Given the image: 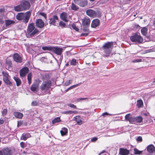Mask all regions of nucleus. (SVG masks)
<instances>
[{
    "label": "nucleus",
    "mask_w": 155,
    "mask_h": 155,
    "mask_svg": "<svg viewBox=\"0 0 155 155\" xmlns=\"http://www.w3.org/2000/svg\"><path fill=\"white\" fill-rule=\"evenodd\" d=\"M40 33V32L38 30L35 28L34 23H32L28 25L26 33L27 38L34 37Z\"/></svg>",
    "instance_id": "1"
},
{
    "label": "nucleus",
    "mask_w": 155,
    "mask_h": 155,
    "mask_svg": "<svg viewBox=\"0 0 155 155\" xmlns=\"http://www.w3.org/2000/svg\"><path fill=\"white\" fill-rule=\"evenodd\" d=\"M31 15V12L29 11L25 13H19L17 14L16 17L18 20L21 21L23 23L26 24L28 22Z\"/></svg>",
    "instance_id": "2"
},
{
    "label": "nucleus",
    "mask_w": 155,
    "mask_h": 155,
    "mask_svg": "<svg viewBox=\"0 0 155 155\" xmlns=\"http://www.w3.org/2000/svg\"><path fill=\"white\" fill-rule=\"evenodd\" d=\"M51 85L52 82L50 80L43 81L40 86V89L43 94H45L48 92V90L51 88Z\"/></svg>",
    "instance_id": "3"
},
{
    "label": "nucleus",
    "mask_w": 155,
    "mask_h": 155,
    "mask_svg": "<svg viewBox=\"0 0 155 155\" xmlns=\"http://www.w3.org/2000/svg\"><path fill=\"white\" fill-rule=\"evenodd\" d=\"M112 42H107L102 46V49L104 52L106 54L105 56H109L112 48L113 47Z\"/></svg>",
    "instance_id": "4"
},
{
    "label": "nucleus",
    "mask_w": 155,
    "mask_h": 155,
    "mask_svg": "<svg viewBox=\"0 0 155 155\" xmlns=\"http://www.w3.org/2000/svg\"><path fill=\"white\" fill-rule=\"evenodd\" d=\"M130 39L133 42L141 43L143 41V38L140 35V34L138 33H136L131 36Z\"/></svg>",
    "instance_id": "5"
},
{
    "label": "nucleus",
    "mask_w": 155,
    "mask_h": 155,
    "mask_svg": "<svg viewBox=\"0 0 155 155\" xmlns=\"http://www.w3.org/2000/svg\"><path fill=\"white\" fill-rule=\"evenodd\" d=\"M63 49L58 47H53L52 51L55 54L59 56V61H61L63 59V55L62 52Z\"/></svg>",
    "instance_id": "6"
},
{
    "label": "nucleus",
    "mask_w": 155,
    "mask_h": 155,
    "mask_svg": "<svg viewBox=\"0 0 155 155\" xmlns=\"http://www.w3.org/2000/svg\"><path fill=\"white\" fill-rule=\"evenodd\" d=\"M21 4L24 11L29 9L31 6L29 2L26 0L22 1Z\"/></svg>",
    "instance_id": "7"
},
{
    "label": "nucleus",
    "mask_w": 155,
    "mask_h": 155,
    "mask_svg": "<svg viewBox=\"0 0 155 155\" xmlns=\"http://www.w3.org/2000/svg\"><path fill=\"white\" fill-rule=\"evenodd\" d=\"M29 71L28 68L26 67L23 68L19 71L20 76L21 78L25 77Z\"/></svg>",
    "instance_id": "8"
},
{
    "label": "nucleus",
    "mask_w": 155,
    "mask_h": 155,
    "mask_svg": "<svg viewBox=\"0 0 155 155\" xmlns=\"http://www.w3.org/2000/svg\"><path fill=\"white\" fill-rule=\"evenodd\" d=\"M14 60L17 62L21 63L22 61V58L21 55L18 53H15L13 56Z\"/></svg>",
    "instance_id": "9"
},
{
    "label": "nucleus",
    "mask_w": 155,
    "mask_h": 155,
    "mask_svg": "<svg viewBox=\"0 0 155 155\" xmlns=\"http://www.w3.org/2000/svg\"><path fill=\"white\" fill-rule=\"evenodd\" d=\"M74 2L82 7L85 6L87 4L86 0H74Z\"/></svg>",
    "instance_id": "10"
},
{
    "label": "nucleus",
    "mask_w": 155,
    "mask_h": 155,
    "mask_svg": "<svg viewBox=\"0 0 155 155\" xmlns=\"http://www.w3.org/2000/svg\"><path fill=\"white\" fill-rule=\"evenodd\" d=\"M90 20L88 17H84L82 19V25L83 26H89L90 23Z\"/></svg>",
    "instance_id": "11"
},
{
    "label": "nucleus",
    "mask_w": 155,
    "mask_h": 155,
    "mask_svg": "<svg viewBox=\"0 0 155 155\" xmlns=\"http://www.w3.org/2000/svg\"><path fill=\"white\" fill-rule=\"evenodd\" d=\"M60 18L62 20L67 22L68 21L67 14L65 12H63L61 14Z\"/></svg>",
    "instance_id": "12"
},
{
    "label": "nucleus",
    "mask_w": 155,
    "mask_h": 155,
    "mask_svg": "<svg viewBox=\"0 0 155 155\" xmlns=\"http://www.w3.org/2000/svg\"><path fill=\"white\" fill-rule=\"evenodd\" d=\"M36 24L37 27L42 28L44 26V22L41 19H38L36 20Z\"/></svg>",
    "instance_id": "13"
},
{
    "label": "nucleus",
    "mask_w": 155,
    "mask_h": 155,
    "mask_svg": "<svg viewBox=\"0 0 155 155\" xmlns=\"http://www.w3.org/2000/svg\"><path fill=\"white\" fill-rule=\"evenodd\" d=\"M86 12L87 15L90 17H95L97 15V13L95 11L91 9L87 10Z\"/></svg>",
    "instance_id": "14"
},
{
    "label": "nucleus",
    "mask_w": 155,
    "mask_h": 155,
    "mask_svg": "<svg viewBox=\"0 0 155 155\" xmlns=\"http://www.w3.org/2000/svg\"><path fill=\"white\" fill-rule=\"evenodd\" d=\"M100 23V21L97 19H94L91 23V27L92 28H95L98 26Z\"/></svg>",
    "instance_id": "15"
},
{
    "label": "nucleus",
    "mask_w": 155,
    "mask_h": 155,
    "mask_svg": "<svg viewBox=\"0 0 155 155\" xmlns=\"http://www.w3.org/2000/svg\"><path fill=\"white\" fill-rule=\"evenodd\" d=\"M58 20V17L57 15H54L52 18H50V21L49 22L50 24L55 25L56 20Z\"/></svg>",
    "instance_id": "16"
},
{
    "label": "nucleus",
    "mask_w": 155,
    "mask_h": 155,
    "mask_svg": "<svg viewBox=\"0 0 155 155\" xmlns=\"http://www.w3.org/2000/svg\"><path fill=\"white\" fill-rule=\"evenodd\" d=\"M31 137L29 133L28 132L23 133L21 137V140H26L27 139Z\"/></svg>",
    "instance_id": "17"
},
{
    "label": "nucleus",
    "mask_w": 155,
    "mask_h": 155,
    "mask_svg": "<svg viewBox=\"0 0 155 155\" xmlns=\"http://www.w3.org/2000/svg\"><path fill=\"white\" fill-rule=\"evenodd\" d=\"M143 120V117L140 116L134 117L133 123H140L142 122Z\"/></svg>",
    "instance_id": "18"
},
{
    "label": "nucleus",
    "mask_w": 155,
    "mask_h": 155,
    "mask_svg": "<svg viewBox=\"0 0 155 155\" xmlns=\"http://www.w3.org/2000/svg\"><path fill=\"white\" fill-rule=\"evenodd\" d=\"M129 153V151L127 149L123 148H120V149L119 154L120 155H128Z\"/></svg>",
    "instance_id": "19"
},
{
    "label": "nucleus",
    "mask_w": 155,
    "mask_h": 155,
    "mask_svg": "<svg viewBox=\"0 0 155 155\" xmlns=\"http://www.w3.org/2000/svg\"><path fill=\"white\" fill-rule=\"evenodd\" d=\"M15 24V22L13 20H6L5 21V24L6 27H9L10 26Z\"/></svg>",
    "instance_id": "20"
},
{
    "label": "nucleus",
    "mask_w": 155,
    "mask_h": 155,
    "mask_svg": "<svg viewBox=\"0 0 155 155\" xmlns=\"http://www.w3.org/2000/svg\"><path fill=\"white\" fill-rule=\"evenodd\" d=\"M147 151L150 153H152L155 151V147L153 144H150L147 147Z\"/></svg>",
    "instance_id": "21"
},
{
    "label": "nucleus",
    "mask_w": 155,
    "mask_h": 155,
    "mask_svg": "<svg viewBox=\"0 0 155 155\" xmlns=\"http://www.w3.org/2000/svg\"><path fill=\"white\" fill-rule=\"evenodd\" d=\"M134 117H132L131 115L130 114H126L125 116V119L128 120L130 123H133Z\"/></svg>",
    "instance_id": "22"
},
{
    "label": "nucleus",
    "mask_w": 155,
    "mask_h": 155,
    "mask_svg": "<svg viewBox=\"0 0 155 155\" xmlns=\"http://www.w3.org/2000/svg\"><path fill=\"white\" fill-rule=\"evenodd\" d=\"M14 9L16 12H21L24 11L21 4L15 6Z\"/></svg>",
    "instance_id": "23"
},
{
    "label": "nucleus",
    "mask_w": 155,
    "mask_h": 155,
    "mask_svg": "<svg viewBox=\"0 0 155 155\" xmlns=\"http://www.w3.org/2000/svg\"><path fill=\"white\" fill-rule=\"evenodd\" d=\"M13 114L16 117L19 119L22 118L23 117V114L19 112H14L13 113Z\"/></svg>",
    "instance_id": "24"
},
{
    "label": "nucleus",
    "mask_w": 155,
    "mask_h": 155,
    "mask_svg": "<svg viewBox=\"0 0 155 155\" xmlns=\"http://www.w3.org/2000/svg\"><path fill=\"white\" fill-rule=\"evenodd\" d=\"M51 77V75L48 73H46L43 75V81L49 80V79Z\"/></svg>",
    "instance_id": "25"
},
{
    "label": "nucleus",
    "mask_w": 155,
    "mask_h": 155,
    "mask_svg": "<svg viewBox=\"0 0 155 155\" xmlns=\"http://www.w3.org/2000/svg\"><path fill=\"white\" fill-rule=\"evenodd\" d=\"M13 78L14 80L15 81L16 83V85L17 86H18L21 85V82L19 78L14 77Z\"/></svg>",
    "instance_id": "26"
},
{
    "label": "nucleus",
    "mask_w": 155,
    "mask_h": 155,
    "mask_svg": "<svg viewBox=\"0 0 155 155\" xmlns=\"http://www.w3.org/2000/svg\"><path fill=\"white\" fill-rule=\"evenodd\" d=\"M68 129L65 127L62 128L61 130L60 131L61 135L62 136L65 135L68 133Z\"/></svg>",
    "instance_id": "27"
},
{
    "label": "nucleus",
    "mask_w": 155,
    "mask_h": 155,
    "mask_svg": "<svg viewBox=\"0 0 155 155\" xmlns=\"http://www.w3.org/2000/svg\"><path fill=\"white\" fill-rule=\"evenodd\" d=\"M53 46L48 45L42 47V49L44 50H48L49 51H52Z\"/></svg>",
    "instance_id": "28"
},
{
    "label": "nucleus",
    "mask_w": 155,
    "mask_h": 155,
    "mask_svg": "<svg viewBox=\"0 0 155 155\" xmlns=\"http://www.w3.org/2000/svg\"><path fill=\"white\" fill-rule=\"evenodd\" d=\"M37 87L36 84H33L31 87V90L33 92H37Z\"/></svg>",
    "instance_id": "29"
},
{
    "label": "nucleus",
    "mask_w": 155,
    "mask_h": 155,
    "mask_svg": "<svg viewBox=\"0 0 155 155\" xmlns=\"http://www.w3.org/2000/svg\"><path fill=\"white\" fill-rule=\"evenodd\" d=\"M2 74L3 75V81L8 79L9 75L6 72L2 71Z\"/></svg>",
    "instance_id": "30"
},
{
    "label": "nucleus",
    "mask_w": 155,
    "mask_h": 155,
    "mask_svg": "<svg viewBox=\"0 0 155 155\" xmlns=\"http://www.w3.org/2000/svg\"><path fill=\"white\" fill-rule=\"evenodd\" d=\"M141 32L142 34L146 36L147 34V28L146 27H143L141 29Z\"/></svg>",
    "instance_id": "31"
},
{
    "label": "nucleus",
    "mask_w": 155,
    "mask_h": 155,
    "mask_svg": "<svg viewBox=\"0 0 155 155\" xmlns=\"http://www.w3.org/2000/svg\"><path fill=\"white\" fill-rule=\"evenodd\" d=\"M32 74L31 73H28L27 75V79L28 81V83L30 84L31 83Z\"/></svg>",
    "instance_id": "32"
},
{
    "label": "nucleus",
    "mask_w": 155,
    "mask_h": 155,
    "mask_svg": "<svg viewBox=\"0 0 155 155\" xmlns=\"http://www.w3.org/2000/svg\"><path fill=\"white\" fill-rule=\"evenodd\" d=\"M77 112L75 111H64L63 113L68 114H76Z\"/></svg>",
    "instance_id": "33"
},
{
    "label": "nucleus",
    "mask_w": 155,
    "mask_h": 155,
    "mask_svg": "<svg viewBox=\"0 0 155 155\" xmlns=\"http://www.w3.org/2000/svg\"><path fill=\"white\" fill-rule=\"evenodd\" d=\"M71 8L73 10H76L78 9V6L73 3H71Z\"/></svg>",
    "instance_id": "34"
},
{
    "label": "nucleus",
    "mask_w": 155,
    "mask_h": 155,
    "mask_svg": "<svg viewBox=\"0 0 155 155\" xmlns=\"http://www.w3.org/2000/svg\"><path fill=\"white\" fill-rule=\"evenodd\" d=\"M61 121L60 117H58L54 118L52 120L53 124H54L56 123L59 122Z\"/></svg>",
    "instance_id": "35"
},
{
    "label": "nucleus",
    "mask_w": 155,
    "mask_h": 155,
    "mask_svg": "<svg viewBox=\"0 0 155 155\" xmlns=\"http://www.w3.org/2000/svg\"><path fill=\"white\" fill-rule=\"evenodd\" d=\"M143 102L141 100H139L137 101V105L138 107L140 108L143 105Z\"/></svg>",
    "instance_id": "36"
},
{
    "label": "nucleus",
    "mask_w": 155,
    "mask_h": 155,
    "mask_svg": "<svg viewBox=\"0 0 155 155\" xmlns=\"http://www.w3.org/2000/svg\"><path fill=\"white\" fill-rule=\"evenodd\" d=\"M4 155H11L10 150L8 149L4 150Z\"/></svg>",
    "instance_id": "37"
},
{
    "label": "nucleus",
    "mask_w": 155,
    "mask_h": 155,
    "mask_svg": "<svg viewBox=\"0 0 155 155\" xmlns=\"http://www.w3.org/2000/svg\"><path fill=\"white\" fill-rule=\"evenodd\" d=\"M4 81L8 86H10L12 85V82L9 80L8 79Z\"/></svg>",
    "instance_id": "38"
},
{
    "label": "nucleus",
    "mask_w": 155,
    "mask_h": 155,
    "mask_svg": "<svg viewBox=\"0 0 155 155\" xmlns=\"http://www.w3.org/2000/svg\"><path fill=\"white\" fill-rule=\"evenodd\" d=\"M72 28L76 31H78L79 29L77 27L76 25L74 23H73L71 25Z\"/></svg>",
    "instance_id": "39"
},
{
    "label": "nucleus",
    "mask_w": 155,
    "mask_h": 155,
    "mask_svg": "<svg viewBox=\"0 0 155 155\" xmlns=\"http://www.w3.org/2000/svg\"><path fill=\"white\" fill-rule=\"evenodd\" d=\"M134 153L136 154H140L142 152V151L139 150L136 148L134 149Z\"/></svg>",
    "instance_id": "40"
},
{
    "label": "nucleus",
    "mask_w": 155,
    "mask_h": 155,
    "mask_svg": "<svg viewBox=\"0 0 155 155\" xmlns=\"http://www.w3.org/2000/svg\"><path fill=\"white\" fill-rule=\"evenodd\" d=\"M80 84H81V83L78 84H76L73 85V86H72L70 87H69L68 88V90H70L72 89L75 87H76L79 86Z\"/></svg>",
    "instance_id": "41"
},
{
    "label": "nucleus",
    "mask_w": 155,
    "mask_h": 155,
    "mask_svg": "<svg viewBox=\"0 0 155 155\" xmlns=\"http://www.w3.org/2000/svg\"><path fill=\"white\" fill-rule=\"evenodd\" d=\"M89 26H83V31L84 32H89V30L88 27Z\"/></svg>",
    "instance_id": "42"
},
{
    "label": "nucleus",
    "mask_w": 155,
    "mask_h": 155,
    "mask_svg": "<svg viewBox=\"0 0 155 155\" xmlns=\"http://www.w3.org/2000/svg\"><path fill=\"white\" fill-rule=\"evenodd\" d=\"M76 63V60L73 59H72L71 61L70 64L71 65L73 66H75Z\"/></svg>",
    "instance_id": "43"
},
{
    "label": "nucleus",
    "mask_w": 155,
    "mask_h": 155,
    "mask_svg": "<svg viewBox=\"0 0 155 155\" xmlns=\"http://www.w3.org/2000/svg\"><path fill=\"white\" fill-rule=\"evenodd\" d=\"M59 25L62 26V28L66 27V24L62 21H60L59 23Z\"/></svg>",
    "instance_id": "44"
},
{
    "label": "nucleus",
    "mask_w": 155,
    "mask_h": 155,
    "mask_svg": "<svg viewBox=\"0 0 155 155\" xmlns=\"http://www.w3.org/2000/svg\"><path fill=\"white\" fill-rule=\"evenodd\" d=\"M142 61L141 59H135L131 61V63H134L137 62H139Z\"/></svg>",
    "instance_id": "45"
},
{
    "label": "nucleus",
    "mask_w": 155,
    "mask_h": 155,
    "mask_svg": "<svg viewBox=\"0 0 155 155\" xmlns=\"http://www.w3.org/2000/svg\"><path fill=\"white\" fill-rule=\"evenodd\" d=\"M7 112V110L6 109H5L3 110L2 111V116H4L6 115Z\"/></svg>",
    "instance_id": "46"
},
{
    "label": "nucleus",
    "mask_w": 155,
    "mask_h": 155,
    "mask_svg": "<svg viewBox=\"0 0 155 155\" xmlns=\"http://www.w3.org/2000/svg\"><path fill=\"white\" fill-rule=\"evenodd\" d=\"M3 16H4L3 15H0V24H2L4 23Z\"/></svg>",
    "instance_id": "47"
},
{
    "label": "nucleus",
    "mask_w": 155,
    "mask_h": 155,
    "mask_svg": "<svg viewBox=\"0 0 155 155\" xmlns=\"http://www.w3.org/2000/svg\"><path fill=\"white\" fill-rule=\"evenodd\" d=\"M72 82V81L71 80H67V81H66L65 83V84L66 86H68L69 85V84L71 83Z\"/></svg>",
    "instance_id": "48"
},
{
    "label": "nucleus",
    "mask_w": 155,
    "mask_h": 155,
    "mask_svg": "<svg viewBox=\"0 0 155 155\" xmlns=\"http://www.w3.org/2000/svg\"><path fill=\"white\" fill-rule=\"evenodd\" d=\"M20 146L22 148H24L25 147V143L23 142H21L20 143Z\"/></svg>",
    "instance_id": "49"
},
{
    "label": "nucleus",
    "mask_w": 155,
    "mask_h": 155,
    "mask_svg": "<svg viewBox=\"0 0 155 155\" xmlns=\"http://www.w3.org/2000/svg\"><path fill=\"white\" fill-rule=\"evenodd\" d=\"M6 63L7 64L8 66H9V67L11 66V65L12 64V63H11V61H8V60H7L6 61Z\"/></svg>",
    "instance_id": "50"
},
{
    "label": "nucleus",
    "mask_w": 155,
    "mask_h": 155,
    "mask_svg": "<svg viewBox=\"0 0 155 155\" xmlns=\"http://www.w3.org/2000/svg\"><path fill=\"white\" fill-rule=\"evenodd\" d=\"M76 121L77 122V124L79 125H81L82 124V120H77V119H76Z\"/></svg>",
    "instance_id": "51"
},
{
    "label": "nucleus",
    "mask_w": 155,
    "mask_h": 155,
    "mask_svg": "<svg viewBox=\"0 0 155 155\" xmlns=\"http://www.w3.org/2000/svg\"><path fill=\"white\" fill-rule=\"evenodd\" d=\"M89 33V32H86V33H83L81 34V36H87Z\"/></svg>",
    "instance_id": "52"
},
{
    "label": "nucleus",
    "mask_w": 155,
    "mask_h": 155,
    "mask_svg": "<svg viewBox=\"0 0 155 155\" xmlns=\"http://www.w3.org/2000/svg\"><path fill=\"white\" fill-rule=\"evenodd\" d=\"M68 105L71 107H73L75 109L77 108L76 106L73 104H69Z\"/></svg>",
    "instance_id": "53"
},
{
    "label": "nucleus",
    "mask_w": 155,
    "mask_h": 155,
    "mask_svg": "<svg viewBox=\"0 0 155 155\" xmlns=\"http://www.w3.org/2000/svg\"><path fill=\"white\" fill-rule=\"evenodd\" d=\"M136 140L137 141L141 142L142 140V139L141 137L139 136L137 138Z\"/></svg>",
    "instance_id": "54"
},
{
    "label": "nucleus",
    "mask_w": 155,
    "mask_h": 155,
    "mask_svg": "<svg viewBox=\"0 0 155 155\" xmlns=\"http://www.w3.org/2000/svg\"><path fill=\"white\" fill-rule=\"evenodd\" d=\"M112 115V114H110L108 113L107 112H105L104 113L102 114V115L104 117H105V115Z\"/></svg>",
    "instance_id": "55"
},
{
    "label": "nucleus",
    "mask_w": 155,
    "mask_h": 155,
    "mask_svg": "<svg viewBox=\"0 0 155 155\" xmlns=\"http://www.w3.org/2000/svg\"><path fill=\"white\" fill-rule=\"evenodd\" d=\"M97 139V137H94L91 139V141L92 142H94L96 141Z\"/></svg>",
    "instance_id": "56"
},
{
    "label": "nucleus",
    "mask_w": 155,
    "mask_h": 155,
    "mask_svg": "<svg viewBox=\"0 0 155 155\" xmlns=\"http://www.w3.org/2000/svg\"><path fill=\"white\" fill-rule=\"evenodd\" d=\"M38 102L36 101H33L32 103V104L34 106H36Z\"/></svg>",
    "instance_id": "57"
},
{
    "label": "nucleus",
    "mask_w": 155,
    "mask_h": 155,
    "mask_svg": "<svg viewBox=\"0 0 155 155\" xmlns=\"http://www.w3.org/2000/svg\"><path fill=\"white\" fill-rule=\"evenodd\" d=\"M40 14L41 15L44 16L45 18V19H46L47 15L45 13H40Z\"/></svg>",
    "instance_id": "58"
},
{
    "label": "nucleus",
    "mask_w": 155,
    "mask_h": 155,
    "mask_svg": "<svg viewBox=\"0 0 155 155\" xmlns=\"http://www.w3.org/2000/svg\"><path fill=\"white\" fill-rule=\"evenodd\" d=\"M5 10L4 8H0V13H3L4 12Z\"/></svg>",
    "instance_id": "59"
},
{
    "label": "nucleus",
    "mask_w": 155,
    "mask_h": 155,
    "mask_svg": "<svg viewBox=\"0 0 155 155\" xmlns=\"http://www.w3.org/2000/svg\"><path fill=\"white\" fill-rule=\"evenodd\" d=\"M87 98H88L87 97L81 98H79V99H78L77 100H78V101H79V100H85V99H87Z\"/></svg>",
    "instance_id": "60"
},
{
    "label": "nucleus",
    "mask_w": 155,
    "mask_h": 155,
    "mask_svg": "<svg viewBox=\"0 0 155 155\" xmlns=\"http://www.w3.org/2000/svg\"><path fill=\"white\" fill-rule=\"evenodd\" d=\"M4 150H0V155H4Z\"/></svg>",
    "instance_id": "61"
},
{
    "label": "nucleus",
    "mask_w": 155,
    "mask_h": 155,
    "mask_svg": "<svg viewBox=\"0 0 155 155\" xmlns=\"http://www.w3.org/2000/svg\"><path fill=\"white\" fill-rule=\"evenodd\" d=\"M4 123V120L3 119H0V125Z\"/></svg>",
    "instance_id": "62"
},
{
    "label": "nucleus",
    "mask_w": 155,
    "mask_h": 155,
    "mask_svg": "<svg viewBox=\"0 0 155 155\" xmlns=\"http://www.w3.org/2000/svg\"><path fill=\"white\" fill-rule=\"evenodd\" d=\"M105 152V151L104 150H103L101 152H100L99 154V155H100L101 154L104 153Z\"/></svg>",
    "instance_id": "63"
},
{
    "label": "nucleus",
    "mask_w": 155,
    "mask_h": 155,
    "mask_svg": "<svg viewBox=\"0 0 155 155\" xmlns=\"http://www.w3.org/2000/svg\"><path fill=\"white\" fill-rule=\"evenodd\" d=\"M153 23L155 25V18H154Z\"/></svg>",
    "instance_id": "64"
}]
</instances>
